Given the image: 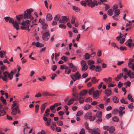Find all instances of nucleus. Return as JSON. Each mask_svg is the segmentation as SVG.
<instances>
[{
    "instance_id": "e2e57ef3",
    "label": "nucleus",
    "mask_w": 134,
    "mask_h": 134,
    "mask_svg": "<svg viewBox=\"0 0 134 134\" xmlns=\"http://www.w3.org/2000/svg\"><path fill=\"white\" fill-rule=\"evenodd\" d=\"M81 4L83 6H85L86 5V2L83 1H82L81 2Z\"/></svg>"
},
{
    "instance_id": "20e7f679",
    "label": "nucleus",
    "mask_w": 134,
    "mask_h": 134,
    "mask_svg": "<svg viewBox=\"0 0 134 134\" xmlns=\"http://www.w3.org/2000/svg\"><path fill=\"white\" fill-rule=\"evenodd\" d=\"M87 4L89 7L93 8L94 7L95 4L96 3V1L94 0L92 1V0H85Z\"/></svg>"
},
{
    "instance_id": "680f3d73",
    "label": "nucleus",
    "mask_w": 134,
    "mask_h": 134,
    "mask_svg": "<svg viewBox=\"0 0 134 134\" xmlns=\"http://www.w3.org/2000/svg\"><path fill=\"white\" fill-rule=\"evenodd\" d=\"M119 7L118 5L117 4H115L113 5V9L114 10L117 9Z\"/></svg>"
},
{
    "instance_id": "13d9d810",
    "label": "nucleus",
    "mask_w": 134,
    "mask_h": 134,
    "mask_svg": "<svg viewBox=\"0 0 134 134\" xmlns=\"http://www.w3.org/2000/svg\"><path fill=\"white\" fill-rule=\"evenodd\" d=\"M57 124L58 126H62L63 125V123L62 121H59L57 122Z\"/></svg>"
},
{
    "instance_id": "e433bc0d",
    "label": "nucleus",
    "mask_w": 134,
    "mask_h": 134,
    "mask_svg": "<svg viewBox=\"0 0 134 134\" xmlns=\"http://www.w3.org/2000/svg\"><path fill=\"white\" fill-rule=\"evenodd\" d=\"M120 12L119 10L117 9L115 10L114 11V13L115 15H118L120 13Z\"/></svg>"
},
{
    "instance_id": "6e6d98bb",
    "label": "nucleus",
    "mask_w": 134,
    "mask_h": 134,
    "mask_svg": "<svg viewBox=\"0 0 134 134\" xmlns=\"http://www.w3.org/2000/svg\"><path fill=\"white\" fill-rule=\"evenodd\" d=\"M79 134H85V130L83 128H82Z\"/></svg>"
},
{
    "instance_id": "69168bd1",
    "label": "nucleus",
    "mask_w": 134,
    "mask_h": 134,
    "mask_svg": "<svg viewBox=\"0 0 134 134\" xmlns=\"http://www.w3.org/2000/svg\"><path fill=\"white\" fill-rule=\"evenodd\" d=\"M111 116V113H109L106 115V117L107 119H108L110 118Z\"/></svg>"
},
{
    "instance_id": "338daca9",
    "label": "nucleus",
    "mask_w": 134,
    "mask_h": 134,
    "mask_svg": "<svg viewBox=\"0 0 134 134\" xmlns=\"http://www.w3.org/2000/svg\"><path fill=\"white\" fill-rule=\"evenodd\" d=\"M88 75V74L87 73L85 72L82 74V77L83 78H85L87 77Z\"/></svg>"
},
{
    "instance_id": "a19ab883",
    "label": "nucleus",
    "mask_w": 134,
    "mask_h": 134,
    "mask_svg": "<svg viewBox=\"0 0 134 134\" xmlns=\"http://www.w3.org/2000/svg\"><path fill=\"white\" fill-rule=\"evenodd\" d=\"M131 82L128 81L127 82L124 83V85L125 86V87L127 88L128 86H130L131 84Z\"/></svg>"
},
{
    "instance_id": "412c9836",
    "label": "nucleus",
    "mask_w": 134,
    "mask_h": 134,
    "mask_svg": "<svg viewBox=\"0 0 134 134\" xmlns=\"http://www.w3.org/2000/svg\"><path fill=\"white\" fill-rule=\"evenodd\" d=\"M72 8L74 11L76 12H79L80 11V9L79 8L74 6H72Z\"/></svg>"
},
{
    "instance_id": "72a5a7b5",
    "label": "nucleus",
    "mask_w": 134,
    "mask_h": 134,
    "mask_svg": "<svg viewBox=\"0 0 134 134\" xmlns=\"http://www.w3.org/2000/svg\"><path fill=\"white\" fill-rule=\"evenodd\" d=\"M87 92V90H83L81 91L80 93V96H84L85 95Z\"/></svg>"
},
{
    "instance_id": "39448f33",
    "label": "nucleus",
    "mask_w": 134,
    "mask_h": 134,
    "mask_svg": "<svg viewBox=\"0 0 134 134\" xmlns=\"http://www.w3.org/2000/svg\"><path fill=\"white\" fill-rule=\"evenodd\" d=\"M81 64L82 67V71H86L88 68V66L87 65L86 62L85 60H82L81 61Z\"/></svg>"
},
{
    "instance_id": "c9c22d12",
    "label": "nucleus",
    "mask_w": 134,
    "mask_h": 134,
    "mask_svg": "<svg viewBox=\"0 0 134 134\" xmlns=\"http://www.w3.org/2000/svg\"><path fill=\"white\" fill-rule=\"evenodd\" d=\"M91 80L92 83L95 84L97 82L96 78L95 77H94L91 78Z\"/></svg>"
},
{
    "instance_id": "0e129e2a",
    "label": "nucleus",
    "mask_w": 134,
    "mask_h": 134,
    "mask_svg": "<svg viewBox=\"0 0 134 134\" xmlns=\"http://www.w3.org/2000/svg\"><path fill=\"white\" fill-rule=\"evenodd\" d=\"M99 107L100 108L102 109H103L104 108V105L103 104H100L99 105L97 106V107Z\"/></svg>"
},
{
    "instance_id": "7ed1b4c3",
    "label": "nucleus",
    "mask_w": 134,
    "mask_h": 134,
    "mask_svg": "<svg viewBox=\"0 0 134 134\" xmlns=\"http://www.w3.org/2000/svg\"><path fill=\"white\" fill-rule=\"evenodd\" d=\"M71 77L74 81L79 80L81 78V75L78 72H77L74 75H71Z\"/></svg>"
},
{
    "instance_id": "6e6552de",
    "label": "nucleus",
    "mask_w": 134,
    "mask_h": 134,
    "mask_svg": "<svg viewBox=\"0 0 134 134\" xmlns=\"http://www.w3.org/2000/svg\"><path fill=\"white\" fill-rule=\"evenodd\" d=\"M96 117L98 118V121L100 122L102 121V119H101L102 117V112H98L96 113Z\"/></svg>"
},
{
    "instance_id": "c03bdc74",
    "label": "nucleus",
    "mask_w": 134,
    "mask_h": 134,
    "mask_svg": "<svg viewBox=\"0 0 134 134\" xmlns=\"http://www.w3.org/2000/svg\"><path fill=\"white\" fill-rule=\"evenodd\" d=\"M94 90V88L93 87L90 89L88 93L90 95H91L93 93V92Z\"/></svg>"
},
{
    "instance_id": "c85d7f7f",
    "label": "nucleus",
    "mask_w": 134,
    "mask_h": 134,
    "mask_svg": "<svg viewBox=\"0 0 134 134\" xmlns=\"http://www.w3.org/2000/svg\"><path fill=\"white\" fill-rule=\"evenodd\" d=\"M60 17V15L58 14L56 15L54 18V19L55 20L58 21L59 20Z\"/></svg>"
},
{
    "instance_id": "f257e3e1",
    "label": "nucleus",
    "mask_w": 134,
    "mask_h": 134,
    "mask_svg": "<svg viewBox=\"0 0 134 134\" xmlns=\"http://www.w3.org/2000/svg\"><path fill=\"white\" fill-rule=\"evenodd\" d=\"M30 21L28 20L23 21L21 23V24L23 26H21V29L22 30H27L28 32H29L30 29L29 28V25L28 24H30Z\"/></svg>"
},
{
    "instance_id": "9d476101",
    "label": "nucleus",
    "mask_w": 134,
    "mask_h": 134,
    "mask_svg": "<svg viewBox=\"0 0 134 134\" xmlns=\"http://www.w3.org/2000/svg\"><path fill=\"white\" fill-rule=\"evenodd\" d=\"M132 40L130 39H129L125 43L126 46H128L129 48H130L132 45Z\"/></svg>"
},
{
    "instance_id": "a211bd4d",
    "label": "nucleus",
    "mask_w": 134,
    "mask_h": 134,
    "mask_svg": "<svg viewBox=\"0 0 134 134\" xmlns=\"http://www.w3.org/2000/svg\"><path fill=\"white\" fill-rule=\"evenodd\" d=\"M24 13V15H23V17L24 19L26 18L30 19L31 17V15L28 14V13H26V11H25Z\"/></svg>"
},
{
    "instance_id": "a18cd8bd",
    "label": "nucleus",
    "mask_w": 134,
    "mask_h": 134,
    "mask_svg": "<svg viewBox=\"0 0 134 134\" xmlns=\"http://www.w3.org/2000/svg\"><path fill=\"white\" fill-rule=\"evenodd\" d=\"M47 24L46 23H45V24L42 25V28L44 30H45L47 29Z\"/></svg>"
},
{
    "instance_id": "774afa93",
    "label": "nucleus",
    "mask_w": 134,
    "mask_h": 134,
    "mask_svg": "<svg viewBox=\"0 0 134 134\" xmlns=\"http://www.w3.org/2000/svg\"><path fill=\"white\" fill-rule=\"evenodd\" d=\"M125 113V111H122L121 110H120L119 112V116H121L122 115L124 114Z\"/></svg>"
},
{
    "instance_id": "2eb2a0df",
    "label": "nucleus",
    "mask_w": 134,
    "mask_h": 134,
    "mask_svg": "<svg viewBox=\"0 0 134 134\" xmlns=\"http://www.w3.org/2000/svg\"><path fill=\"white\" fill-rule=\"evenodd\" d=\"M14 27L17 30L19 29V26L18 23L16 21H14V22L12 24Z\"/></svg>"
},
{
    "instance_id": "cd10ccee",
    "label": "nucleus",
    "mask_w": 134,
    "mask_h": 134,
    "mask_svg": "<svg viewBox=\"0 0 134 134\" xmlns=\"http://www.w3.org/2000/svg\"><path fill=\"white\" fill-rule=\"evenodd\" d=\"M34 10L32 9H30L26 10V12L29 15H31V13Z\"/></svg>"
},
{
    "instance_id": "5fc2aeb1",
    "label": "nucleus",
    "mask_w": 134,
    "mask_h": 134,
    "mask_svg": "<svg viewBox=\"0 0 134 134\" xmlns=\"http://www.w3.org/2000/svg\"><path fill=\"white\" fill-rule=\"evenodd\" d=\"M59 27L60 28L64 29H65L66 27V26L65 25L62 24H59Z\"/></svg>"
},
{
    "instance_id": "0eeeda50",
    "label": "nucleus",
    "mask_w": 134,
    "mask_h": 134,
    "mask_svg": "<svg viewBox=\"0 0 134 134\" xmlns=\"http://www.w3.org/2000/svg\"><path fill=\"white\" fill-rule=\"evenodd\" d=\"M49 34L48 32H46L42 35V38L43 40L47 41L49 38Z\"/></svg>"
},
{
    "instance_id": "7c9ffc66",
    "label": "nucleus",
    "mask_w": 134,
    "mask_h": 134,
    "mask_svg": "<svg viewBox=\"0 0 134 134\" xmlns=\"http://www.w3.org/2000/svg\"><path fill=\"white\" fill-rule=\"evenodd\" d=\"M113 11L111 9H109L108 10L107 13L108 15L110 16L112 15L113 14Z\"/></svg>"
},
{
    "instance_id": "f704fd0d",
    "label": "nucleus",
    "mask_w": 134,
    "mask_h": 134,
    "mask_svg": "<svg viewBox=\"0 0 134 134\" xmlns=\"http://www.w3.org/2000/svg\"><path fill=\"white\" fill-rule=\"evenodd\" d=\"M5 114L6 112L4 110H1L0 111V116H3Z\"/></svg>"
},
{
    "instance_id": "a878e982",
    "label": "nucleus",
    "mask_w": 134,
    "mask_h": 134,
    "mask_svg": "<svg viewBox=\"0 0 134 134\" xmlns=\"http://www.w3.org/2000/svg\"><path fill=\"white\" fill-rule=\"evenodd\" d=\"M24 14H23L20 15H19L17 16H16V18L17 20L18 21H20L21 19L23 17Z\"/></svg>"
},
{
    "instance_id": "de8ad7c7",
    "label": "nucleus",
    "mask_w": 134,
    "mask_h": 134,
    "mask_svg": "<svg viewBox=\"0 0 134 134\" xmlns=\"http://www.w3.org/2000/svg\"><path fill=\"white\" fill-rule=\"evenodd\" d=\"M91 133L89 134H100L97 131L95 130H92L91 132Z\"/></svg>"
},
{
    "instance_id": "dca6fc26",
    "label": "nucleus",
    "mask_w": 134,
    "mask_h": 134,
    "mask_svg": "<svg viewBox=\"0 0 134 134\" xmlns=\"http://www.w3.org/2000/svg\"><path fill=\"white\" fill-rule=\"evenodd\" d=\"M112 100L115 103H117L119 102V100L118 98L114 96L113 97Z\"/></svg>"
},
{
    "instance_id": "b1692460",
    "label": "nucleus",
    "mask_w": 134,
    "mask_h": 134,
    "mask_svg": "<svg viewBox=\"0 0 134 134\" xmlns=\"http://www.w3.org/2000/svg\"><path fill=\"white\" fill-rule=\"evenodd\" d=\"M6 54V52L4 51H0V57L1 58H3V55H5Z\"/></svg>"
},
{
    "instance_id": "4be33fe9",
    "label": "nucleus",
    "mask_w": 134,
    "mask_h": 134,
    "mask_svg": "<svg viewBox=\"0 0 134 134\" xmlns=\"http://www.w3.org/2000/svg\"><path fill=\"white\" fill-rule=\"evenodd\" d=\"M115 130V127L113 126H111L109 129V132L110 133H112Z\"/></svg>"
},
{
    "instance_id": "5701e85b",
    "label": "nucleus",
    "mask_w": 134,
    "mask_h": 134,
    "mask_svg": "<svg viewBox=\"0 0 134 134\" xmlns=\"http://www.w3.org/2000/svg\"><path fill=\"white\" fill-rule=\"evenodd\" d=\"M91 107L92 106L91 105L87 104L84 106L83 109L85 110H88L91 108Z\"/></svg>"
},
{
    "instance_id": "c756f323",
    "label": "nucleus",
    "mask_w": 134,
    "mask_h": 134,
    "mask_svg": "<svg viewBox=\"0 0 134 134\" xmlns=\"http://www.w3.org/2000/svg\"><path fill=\"white\" fill-rule=\"evenodd\" d=\"M112 120L114 122H118L119 121V119L116 116H114L112 118Z\"/></svg>"
},
{
    "instance_id": "4468645a",
    "label": "nucleus",
    "mask_w": 134,
    "mask_h": 134,
    "mask_svg": "<svg viewBox=\"0 0 134 134\" xmlns=\"http://www.w3.org/2000/svg\"><path fill=\"white\" fill-rule=\"evenodd\" d=\"M123 76V75L122 73H120L118 75L117 77H116L115 78V80L116 81H118L120 79L122 78Z\"/></svg>"
},
{
    "instance_id": "ddd939ff",
    "label": "nucleus",
    "mask_w": 134,
    "mask_h": 134,
    "mask_svg": "<svg viewBox=\"0 0 134 134\" xmlns=\"http://www.w3.org/2000/svg\"><path fill=\"white\" fill-rule=\"evenodd\" d=\"M52 15L50 13H48L46 16V19L47 21H50L52 19Z\"/></svg>"
},
{
    "instance_id": "f03ea898",
    "label": "nucleus",
    "mask_w": 134,
    "mask_h": 134,
    "mask_svg": "<svg viewBox=\"0 0 134 134\" xmlns=\"http://www.w3.org/2000/svg\"><path fill=\"white\" fill-rule=\"evenodd\" d=\"M46 114H44L43 115V119L45 121H46V125L47 126H49L50 125V124L51 122V119L50 118H47L46 116L48 117L49 115V114L48 113H45Z\"/></svg>"
},
{
    "instance_id": "bb28decb",
    "label": "nucleus",
    "mask_w": 134,
    "mask_h": 134,
    "mask_svg": "<svg viewBox=\"0 0 134 134\" xmlns=\"http://www.w3.org/2000/svg\"><path fill=\"white\" fill-rule=\"evenodd\" d=\"M74 98H71L68 101L67 104L68 105H70L71 104H72L74 103Z\"/></svg>"
},
{
    "instance_id": "49530a36",
    "label": "nucleus",
    "mask_w": 134,
    "mask_h": 134,
    "mask_svg": "<svg viewBox=\"0 0 134 134\" xmlns=\"http://www.w3.org/2000/svg\"><path fill=\"white\" fill-rule=\"evenodd\" d=\"M94 61L92 60H88L87 62L88 64V65H91L94 64Z\"/></svg>"
},
{
    "instance_id": "ea45409f",
    "label": "nucleus",
    "mask_w": 134,
    "mask_h": 134,
    "mask_svg": "<svg viewBox=\"0 0 134 134\" xmlns=\"http://www.w3.org/2000/svg\"><path fill=\"white\" fill-rule=\"evenodd\" d=\"M79 102L80 103H83L84 101V99L81 97H80L79 98Z\"/></svg>"
},
{
    "instance_id": "052dcab7",
    "label": "nucleus",
    "mask_w": 134,
    "mask_h": 134,
    "mask_svg": "<svg viewBox=\"0 0 134 134\" xmlns=\"http://www.w3.org/2000/svg\"><path fill=\"white\" fill-rule=\"evenodd\" d=\"M42 96V94L38 92L36 94L35 96V97H36L38 98L41 97Z\"/></svg>"
},
{
    "instance_id": "864d4df0",
    "label": "nucleus",
    "mask_w": 134,
    "mask_h": 134,
    "mask_svg": "<svg viewBox=\"0 0 134 134\" xmlns=\"http://www.w3.org/2000/svg\"><path fill=\"white\" fill-rule=\"evenodd\" d=\"M110 127L109 126H103V128L105 130L109 131Z\"/></svg>"
},
{
    "instance_id": "1a4fd4ad",
    "label": "nucleus",
    "mask_w": 134,
    "mask_h": 134,
    "mask_svg": "<svg viewBox=\"0 0 134 134\" xmlns=\"http://www.w3.org/2000/svg\"><path fill=\"white\" fill-rule=\"evenodd\" d=\"M92 116V113L90 112H88L85 114L84 118L86 120H87L91 119Z\"/></svg>"
},
{
    "instance_id": "473e14b6",
    "label": "nucleus",
    "mask_w": 134,
    "mask_h": 134,
    "mask_svg": "<svg viewBox=\"0 0 134 134\" xmlns=\"http://www.w3.org/2000/svg\"><path fill=\"white\" fill-rule=\"evenodd\" d=\"M83 111L81 110L78 111L76 114V116H81L83 114Z\"/></svg>"
},
{
    "instance_id": "8fccbe9b",
    "label": "nucleus",
    "mask_w": 134,
    "mask_h": 134,
    "mask_svg": "<svg viewBox=\"0 0 134 134\" xmlns=\"http://www.w3.org/2000/svg\"><path fill=\"white\" fill-rule=\"evenodd\" d=\"M62 60H63L65 62H67L68 61V59L67 57L63 56L61 58Z\"/></svg>"
},
{
    "instance_id": "603ef678",
    "label": "nucleus",
    "mask_w": 134,
    "mask_h": 134,
    "mask_svg": "<svg viewBox=\"0 0 134 134\" xmlns=\"http://www.w3.org/2000/svg\"><path fill=\"white\" fill-rule=\"evenodd\" d=\"M119 49L121 50L122 51H123L124 50H126L127 49L126 47L123 46H120L119 48Z\"/></svg>"
},
{
    "instance_id": "6ab92c4d",
    "label": "nucleus",
    "mask_w": 134,
    "mask_h": 134,
    "mask_svg": "<svg viewBox=\"0 0 134 134\" xmlns=\"http://www.w3.org/2000/svg\"><path fill=\"white\" fill-rule=\"evenodd\" d=\"M71 70L69 67H67L65 70V73L66 74H69L71 72Z\"/></svg>"
},
{
    "instance_id": "3c124183",
    "label": "nucleus",
    "mask_w": 134,
    "mask_h": 134,
    "mask_svg": "<svg viewBox=\"0 0 134 134\" xmlns=\"http://www.w3.org/2000/svg\"><path fill=\"white\" fill-rule=\"evenodd\" d=\"M67 66L65 64L62 65L60 66V68L61 69L63 70L64 69H65L67 67Z\"/></svg>"
},
{
    "instance_id": "58836bf2",
    "label": "nucleus",
    "mask_w": 134,
    "mask_h": 134,
    "mask_svg": "<svg viewBox=\"0 0 134 134\" xmlns=\"http://www.w3.org/2000/svg\"><path fill=\"white\" fill-rule=\"evenodd\" d=\"M90 55L87 53H86L85 55V57L86 59H88L90 57Z\"/></svg>"
},
{
    "instance_id": "9b49d317",
    "label": "nucleus",
    "mask_w": 134,
    "mask_h": 134,
    "mask_svg": "<svg viewBox=\"0 0 134 134\" xmlns=\"http://www.w3.org/2000/svg\"><path fill=\"white\" fill-rule=\"evenodd\" d=\"M43 96L47 97V96H54V95L52 94L51 92H43L42 94Z\"/></svg>"
},
{
    "instance_id": "09e8293b",
    "label": "nucleus",
    "mask_w": 134,
    "mask_h": 134,
    "mask_svg": "<svg viewBox=\"0 0 134 134\" xmlns=\"http://www.w3.org/2000/svg\"><path fill=\"white\" fill-rule=\"evenodd\" d=\"M85 101L87 102H91L92 101V99L90 97H88L86 99Z\"/></svg>"
},
{
    "instance_id": "2f4dec72",
    "label": "nucleus",
    "mask_w": 134,
    "mask_h": 134,
    "mask_svg": "<svg viewBox=\"0 0 134 134\" xmlns=\"http://www.w3.org/2000/svg\"><path fill=\"white\" fill-rule=\"evenodd\" d=\"M127 99L131 101L132 102H134V100H133V99L132 98V96L130 94H129L128 95Z\"/></svg>"
},
{
    "instance_id": "79ce46f5",
    "label": "nucleus",
    "mask_w": 134,
    "mask_h": 134,
    "mask_svg": "<svg viewBox=\"0 0 134 134\" xmlns=\"http://www.w3.org/2000/svg\"><path fill=\"white\" fill-rule=\"evenodd\" d=\"M134 60L133 59L131 58H130L129 60V62L128 63V66H130L131 65V64H132L133 63H132V62Z\"/></svg>"
},
{
    "instance_id": "f3484780",
    "label": "nucleus",
    "mask_w": 134,
    "mask_h": 134,
    "mask_svg": "<svg viewBox=\"0 0 134 134\" xmlns=\"http://www.w3.org/2000/svg\"><path fill=\"white\" fill-rule=\"evenodd\" d=\"M93 97L94 98L98 97L99 96V92L98 91L96 90L93 93Z\"/></svg>"
},
{
    "instance_id": "f8f14e48",
    "label": "nucleus",
    "mask_w": 134,
    "mask_h": 134,
    "mask_svg": "<svg viewBox=\"0 0 134 134\" xmlns=\"http://www.w3.org/2000/svg\"><path fill=\"white\" fill-rule=\"evenodd\" d=\"M105 93L108 97L110 96L111 94V91L109 88H107L105 91Z\"/></svg>"
},
{
    "instance_id": "4c0bfd02",
    "label": "nucleus",
    "mask_w": 134,
    "mask_h": 134,
    "mask_svg": "<svg viewBox=\"0 0 134 134\" xmlns=\"http://www.w3.org/2000/svg\"><path fill=\"white\" fill-rule=\"evenodd\" d=\"M120 102L122 103H124L126 104H128V102L126 101L124 98H121V99L120 100Z\"/></svg>"
},
{
    "instance_id": "bf43d9fd",
    "label": "nucleus",
    "mask_w": 134,
    "mask_h": 134,
    "mask_svg": "<svg viewBox=\"0 0 134 134\" xmlns=\"http://www.w3.org/2000/svg\"><path fill=\"white\" fill-rule=\"evenodd\" d=\"M132 103L129 104L128 105V107L130 109H133L134 108V106L133 105Z\"/></svg>"
},
{
    "instance_id": "4d7b16f0",
    "label": "nucleus",
    "mask_w": 134,
    "mask_h": 134,
    "mask_svg": "<svg viewBox=\"0 0 134 134\" xmlns=\"http://www.w3.org/2000/svg\"><path fill=\"white\" fill-rule=\"evenodd\" d=\"M57 66L56 65H54L52 66L51 68L53 71H55L57 69Z\"/></svg>"
},
{
    "instance_id": "aec40b11",
    "label": "nucleus",
    "mask_w": 134,
    "mask_h": 134,
    "mask_svg": "<svg viewBox=\"0 0 134 134\" xmlns=\"http://www.w3.org/2000/svg\"><path fill=\"white\" fill-rule=\"evenodd\" d=\"M47 103H46L43 104L41 107V112L42 113H43L46 107V105L45 104Z\"/></svg>"
},
{
    "instance_id": "37998d69",
    "label": "nucleus",
    "mask_w": 134,
    "mask_h": 134,
    "mask_svg": "<svg viewBox=\"0 0 134 134\" xmlns=\"http://www.w3.org/2000/svg\"><path fill=\"white\" fill-rule=\"evenodd\" d=\"M39 105L38 104H36L35 105V112L36 113H37L38 112L39 108Z\"/></svg>"
},
{
    "instance_id": "393cba45",
    "label": "nucleus",
    "mask_w": 134,
    "mask_h": 134,
    "mask_svg": "<svg viewBox=\"0 0 134 134\" xmlns=\"http://www.w3.org/2000/svg\"><path fill=\"white\" fill-rule=\"evenodd\" d=\"M62 20H63L65 22H67L69 20V17L66 16H62L61 17Z\"/></svg>"
},
{
    "instance_id": "423d86ee",
    "label": "nucleus",
    "mask_w": 134,
    "mask_h": 134,
    "mask_svg": "<svg viewBox=\"0 0 134 134\" xmlns=\"http://www.w3.org/2000/svg\"><path fill=\"white\" fill-rule=\"evenodd\" d=\"M11 112V114L13 115H15L18 112V113L20 114V111L18 107L16 106L15 107L13 108Z\"/></svg>"
}]
</instances>
